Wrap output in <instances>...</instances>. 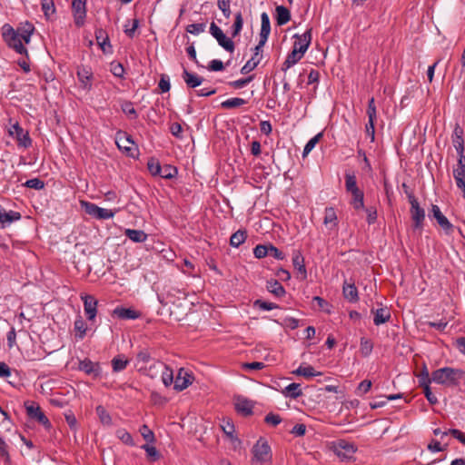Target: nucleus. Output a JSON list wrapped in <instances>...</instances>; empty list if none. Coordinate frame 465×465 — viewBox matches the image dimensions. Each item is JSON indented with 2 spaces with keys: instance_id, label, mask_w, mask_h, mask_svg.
I'll return each mask as SVG.
<instances>
[{
  "instance_id": "obj_1",
  "label": "nucleus",
  "mask_w": 465,
  "mask_h": 465,
  "mask_svg": "<svg viewBox=\"0 0 465 465\" xmlns=\"http://www.w3.org/2000/svg\"><path fill=\"white\" fill-rule=\"evenodd\" d=\"M34 31V25L29 23L16 30L6 24L2 26V36L9 48L19 54H26L27 49L25 45L30 43Z\"/></svg>"
},
{
  "instance_id": "obj_2",
  "label": "nucleus",
  "mask_w": 465,
  "mask_h": 465,
  "mask_svg": "<svg viewBox=\"0 0 465 465\" xmlns=\"http://www.w3.org/2000/svg\"><path fill=\"white\" fill-rule=\"evenodd\" d=\"M465 377V371L461 369L451 367L440 368L431 373V381L446 387H455Z\"/></svg>"
},
{
  "instance_id": "obj_3",
  "label": "nucleus",
  "mask_w": 465,
  "mask_h": 465,
  "mask_svg": "<svg viewBox=\"0 0 465 465\" xmlns=\"http://www.w3.org/2000/svg\"><path fill=\"white\" fill-rule=\"evenodd\" d=\"M252 462L271 463L272 460V452L268 441L264 438H260L252 449Z\"/></svg>"
},
{
  "instance_id": "obj_4",
  "label": "nucleus",
  "mask_w": 465,
  "mask_h": 465,
  "mask_svg": "<svg viewBox=\"0 0 465 465\" xmlns=\"http://www.w3.org/2000/svg\"><path fill=\"white\" fill-rule=\"evenodd\" d=\"M7 131L9 136L16 141L18 146L28 148L32 145V140L29 136V133L25 131L17 122L11 124Z\"/></svg>"
},
{
  "instance_id": "obj_5",
  "label": "nucleus",
  "mask_w": 465,
  "mask_h": 465,
  "mask_svg": "<svg viewBox=\"0 0 465 465\" xmlns=\"http://www.w3.org/2000/svg\"><path fill=\"white\" fill-rule=\"evenodd\" d=\"M356 450L357 449L353 443L345 440H338L332 443L333 452L344 460L352 459Z\"/></svg>"
},
{
  "instance_id": "obj_6",
  "label": "nucleus",
  "mask_w": 465,
  "mask_h": 465,
  "mask_svg": "<svg viewBox=\"0 0 465 465\" xmlns=\"http://www.w3.org/2000/svg\"><path fill=\"white\" fill-rule=\"evenodd\" d=\"M115 143L119 150L124 152L128 156L134 157L137 148L134 147V142L127 133L119 131L115 135Z\"/></svg>"
},
{
  "instance_id": "obj_7",
  "label": "nucleus",
  "mask_w": 465,
  "mask_h": 465,
  "mask_svg": "<svg viewBox=\"0 0 465 465\" xmlns=\"http://www.w3.org/2000/svg\"><path fill=\"white\" fill-rule=\"evenodd\" d=\"M210 34L225 51L229 53H232L234 51L233 41L227 37L223 31L213 22L210 25Z\"/></svg>"
},
{
  "instance_id": "obj_8",
  "label": "nucleus",
  "mask_w": 465,
  "mask_h": 465,
  "mask_svg": "<svg viewBox=\"0 0 465 465\" xmlns=\"http://www.w3.org/2000/svg\"><path fill=\"white\" fill-rule=\"evenodd\" d=\"M26 412L27 415L32 420H37L40 424H42L45 428L48 429L51 427V423L48 418L42 411L40 406L35 402H31L26 404Z\"/></svg>"
},
{
  "instance_id": "obj_9",
  "label": "nucleus",
  "mask_w": 465,
  "mask_h": 465,
  "mask_svg": "<svg viewBox=\"0 0 465 465\" xmlns=\"http://www.w3.org/2000/svg\"><path fill=\"white\" fill-rule=\"evenodd\" d=\"M72 10L75 25H84L86 17V0H73Z\"/></svg>"
},
{
  "instance_id": "obj_10",
  "label": "nucleus",
  "mask_w": 465,
  "mask_h": 465,
  "mask_svg": "<svg viewBox=\"0 0 465 465\" xmlns=\"http://www.w3.org/2000/svg\"><path fill=\"white\" fill-rule=\"evenodd\" d=\"M193 381V376L183 368L179 369L174 378L173 388L177 391H182L189 387Z\"/></svg>"
},
{
  "instance_id": "obj_11",
  "label": "nucleus",
  "mask_w": 465,
  "mask_h": 465,
  "mask_svg": "<svg viewBox=\"0 0 465 465\" xmlns=\"http://www.w3.org/2000/svg\"><path fill=\"white\" fill-rule=\"evenodd\" d=\"M152 369L156 370V372H161V380L165 387H169L174 382L173 370L164 363L154 361L151 364Z\"/></svg>"
},
{
  "instance_id": "obj_12",
  "label": "nucleus",
  "mask_w": 465,
  "mask_h": 465,
  "mask_svg": "<svg viewBox=\"0 0 465 465\" xmlns=\"http://www.w3.org/2000/svg\"><path fill=\"white\" fill-rule=\"evenodd\" d=\"M410 203L411 205V218L414 222V227L420 228L422 226V223L425 219V212L420 206L416 198H414L413 196L410 197Z\"/></svg>"
},
{
  "instance_id": "obj_13",
  "label": "nucleus",
  "mask_w": 465,
  "mask_h": 465,
  "mask_svg": "<svg viewBox=\"0 0 465 465\" xmlns=\"http://www.w3.org/2000/svg\"><path fill=\"white\" fill-rule=\"evenodd\" d=\"M294 37H296V41L293 49L304 55L312 41V28L307 29L301 35H295Z\"/></svg>"
},
{
  "instance_id": "obj_14",
  "label": "nucleus",
  "mask_w": 465,
  "mask_h": 465,
  "mask_svg": "<svg viewBox=\"0 0 465 465\" xmlns=\"http://www.w3.org/2000/svg\"><path fill=\"white\" fill-rule=\"evenodd\" d=\"M84 302V310L89 321H93L97 313V300L89 294L81 295Z\"/></svg>"
},
{
  "instance_id": "obj_15",
  "label": "nucleus",
  "mask_w": 465,
  "mask_h": 465,
  "mask_svg": "<svg viewBox=\"0 0 465 465\" xmlns=\"http://www.w3.org/2000/svg\"><path fill=\"white\" fill-rule=\"evenodd\" d=\"M77 78L83 89L90 91L92 89L93 72L91 68L80 66L77 69Z\"/></svg>"
},
{
  "instance_id": "obj_16",
  "label": "nucleus",
  "mask_w": 465,
  "mask_h": 465,
  "mask_svg": "<svg viewBox=\"0 0 465 465\" xmlns=\"http://www.w3.org/2000/svg\"><path fill=\"white\" fill-rule=\"evenodd\" d=\"M431 213L432 216L435 218V220L441 227V229L446 233H450L453 229V225L450 223L448 218L441 213L440 207L438 205L433 204L431 207Z\"/></svg>"
},
{
  "instance_id": "obj_17",
  "label": "nucleus",
  "mask_w": 465,
  "mask_h": 465,
  "mask_svg": "<svg viewBox=\"0 0 465 465\" xmlns=\"http://www.w3.org/2000/svg\"><path fill=\"white\" fill-rule=\"evenodd\" d=\"M2 379H5L6 382L16 388L21 384V380L18 372L15 370L10 369L5 363L2 362Z\"/></svg>"
},
{
  "instance_id": "obj_18",
  "label": "nucleus",
  "mask_w": 465,
  "mask_h": 465,
  "mask_svg": "<svg viewBox=\"0 0 465 465\" xmlns=\"http://www.w3.org/2000/svg\"><path fill=\"white\" fill-rule=\"evenodd\" d=\"M234 407L238 413L248 416L252 413L253 403L242 396H237L234 400Z\"/></svg>"
},
{
  "instance_id": "obj_19",
  "label": "nucleus",
  "mask_w": 465,
  "mask_h": 465,
  "mask_svg": "<svg viewBox=\"0 0 465 465\" xmlns=\"http://www.w3.org/2000/svg\"><path fill=\"white\" fill-rule=\"evenodd\" d=\"M342 294L344 299L347 300L349 302L354 303L359 301L358 290L353 282H349L345 281L343 282Z\"/></svg>"
},
{
  "instance_id": "obj_20",
  "label": "nucleus",
  "mask_w": 465,
  "mask_h": 465,
  "mask_svg": "<svg viewBox=\"0 0 465 465\" xmlns=\"http://www.w3.org/2000/svg\"><path fill=\"white\" fill-rule=\"evenodd\" d=\"M182 77L189 88H196L203 82V78L202 76H199L194 73H191L185 68L183 71Z\"/></svg>"
},
{
  "instance_id": "obj_21",
  "label": "nucleus",
  "mask_w": 465,
  "mask_h": 465,
  "mask_svg": "<svg viewBox=\"0 0 465 465\" xmlns=\"http://www.w3.org/2000/svg\"><path fill=\"white\" fill-rule=\"evenodd\" d=\"M79 370L86 374H93L94 376H98L101 372L99 364L93 362L89 359H84L80 361Z\"/></svg>"
},
{
  "instance_id": "obj_22",
  "label": "nucleus",
  "mask_w": 465,
  "mask_h": 465,
  "mask_svg": "<svg viewBox=\"0 0 465 465\" xmlns=\"http://www.w3.org/2000/svg\"><path fill=\"white\" fill-rule=\"evenodd\" d=\"M292 264L302 279H306L307 271L305 268L304 258L300 252H294L292 255Z\"/></svg>"
},
{
  "instance_id": "obj_23",
  "label": "nucleus",
  "mask_w": 465,
  "mask_h": 465,
  "mask_svg": "<svg viewBox=\"0 0 465 465\" xmlns=\"http://www.w3.org/2000/svg\"><path fill=\"white\" fill-rule=\"evenodd\" d=\"M20 219L21 213L19 212L2 209V228L8 226L12 223L19 221Z\"/></svg>"
},
{
  "instance_id": "obj_24",
  "label": "nucleus",
  "mask_w": 465,
  "mask_h": 465,
  "mask_svg": "<svg viewBox=\"0 0 465 465\" xmlns=\"http://www.w3.org/2000/svg\"><path fill=\"white\" fill-rule=\"evenodd\" d=\"M124 235L134 242H144L147 234L142 230L125 229Z\"/></svg>"
},
{
  "instance_id": "obj_25",
  "label": "nucleus",
  "mask_w": 465,
  "mask_h": 465,
  "mask_svg": "<svg viewBox=\"0 0 465 465\" xmlns=\"http://www.w3.org/2000/svg\"><path fill=\"white\" fill-rule=\"evenodd\" d=\"M114 314L120 319L134 320L139 317V313L130 308L116 307L114 310Z\"/></svg>"
},
{
  "instance_id": "obj_26",
  "label": "nucleus",
  "mask_w": 465,
  "mask_h": 465,
  "mask_svg": "<svg viewBox=\"0 0 465 465\" xmlns=\"http://www.w3.org/2000/svg\"><path fill=\"white\" fill-rule=\"evenodd\" d=\"M275 12L278 25H286L291 20V13L285 6L278 5Z\"/></svg>"
},
{
  "instance_id": "obj_27",
  "label": "nucleus",
  "mask_w": 465,
  "mask_h": 465,
  "mask_svg": "<svg viewBox=\"0 0 465 465\" xmlns=\"http://www.w3.org/2000/svg\"><path fill=\"white\" fill-rule=\"evenodd\" d=\"M266 289L276 297H282L285 294L283 286L277 280L267 281Z\"/></svg>"
},
{
  "instance_id": "obj_28",
  "label": "nucleus",
  "mask_w": 465,
  "mask_h": 465,
  "mask_svg": "<svg viewBox=\"0 0 465 465\" xmlns=\"http://www.w3.org/2000/svg\"><path fill=\"white\" fill-rule=\"evenodd\" d=\"M282 393L285 397H289L292 399H297L302 395L301 385L295 382H292L286 386L282 391Z\"/></svg>"
},
{
  "instance_id": "obj_29",
  "label": "nucleus",
  "mask_w": 465,
  "mask_h": 465,
  "mask_svg": "<svg viewBox=\"0 0 465 465\" xmlns=\"http://www.w3.org/2000/svg\"><path fill=\"white\" fill-rule=\"evenodd\" d=\"M391 318V313L387 308L377 309L374 312L373 322L375 325L379 326L387 322Z\"/></svg>"
},
{
  "instance_id": "obj_30",
  "label": "nucleus",
  "mask_w": 465,
  "mask_h": 465,
  "mask_svg": "<svg viewBox=\"0 0 465 465\" xmlns=\"http://www.w3.org/2000/svg\"><path fill=\"white\" fill-rule=\"evenodd\" d=\"M303 54L297 52L295 49H292V51L288 54L286 60L282 64V69L283 71H287L290 67L297 64L302 58Z\"/></svg>"
},
{
  "instance_id": "obj_31",
  "label": "nucleus",
  "mask_w": 465,
  "mask_h": 465,
  "mask_svg": "<svg viewBox=\"0 0 465 465\" xmlns=\"http://www.w3.org/2000/svg\"><path fill=\"white\" fill-rule=\"evenodd\" d=\"M323 223L330 229H333L337 225V215L335 210L332 207H327L324 212Z\"/></svg>"
},
{
  "instance_id": "obj_32",
  "label": "nucleus",
  "mask_w": 465,
  "mask_h": 465,
  "mask_svg": "<svg viewBox=\"0 0 465 465\" xmlns=\"http://www.w3.org/2000/svg\"><path fill=\"white\" fill-rule=\"evenodd\" d=\"M293 374L301 375V376H303L305 378H312V377H315V376H319L322 373L319 372V371H316L314 370V368L312 366H311V365H307V366L301 365L298 369H296L293 371Z\"/></svg>"
},
{
  "instance_id": "obj_33",
  "label": "nucleus",
  "mask_w": 465,
  "mask_h": 465,
  "mask_svg": "<svg viewBox=\"0 0 465 465\" xmlns=\"http://www.w3.org/2000/svg\"><path fill=\"white\" fill-rule=\"evenodd\" d=\"M345 187L347 192L351 194L361 191L357 186L356 177L353 173H347L345 174Z\"/></svg>"
},
{
  "instance_id": "obj_34",
  "label": "nucleus",
  "mask_w": 465,
  "mask_h": 465,
  "mask_svg": "<svg viewBox=\"0 0 465 465\" xmlns=\"http://www.w3.org/2000/svg\"><path fill=\"white\" fill-rule=\"evenodd\" d=\"M433 382L431 380H426V381H420V386L423 388L424 395L427 401L430 404L438 403V398L431 392L430 383Z\"/></svg>"
},
{
  "instance_id": "obj_35",
  "label": "nucleus",
  "mask_w": 465,
  "mask_h": 465,
  "mask_svg": "<svg viewBox=\"0 0 465 465\" xmlns=\"http://www.w3.org/2000/svg\"><path fill=\"white\" fill-rule=\"evenodd\" d=\"M74 331H76V333H75L76 338L79 340L84 339V337L86 334L87 327H86L84 321L82 319V317H78L74 321Z\"/></svg>"
},
{
  "instance_id": "obj_36",
  "label": "nucleus",
  "mask_w": 465,
  "mask_h": 465,
  "mask_svg": "<svg viewBox=\"0 0 465 465\" xmlns=\"http://www.w3.org/2000/svg\"><path fill=\"white\" fill-rule=\"evenodd\" d=\"M246 103H247L246 100H244L242 98L232 97V98H229V99L222 102L221 106L224 109H232V108L240 107V106L245 104Z\"/></svg>"
},
{
  "instance_id": "obj_37",
  "label": "nucleus",
  "mask_w": 465,
  "mask_h": 465,
  "mask_svg": "<svg viewBox=\"0 0 465 465\" xmlns=\"http://www.w3.org/2000/svg\"><path fill=\"white\" fill-rule=\"evenodd\" d=\"M115 435L125 445L134 446L132 435L125 429H118Z\"/></svg>"
},
{
  "instance_id": "obj_38",
  "label": "nucleus",
  "mask_w": 465,
  "mask_h": 465,
  "mask_svg": "<svg viewBox=\"0 0 465 465\" xmlns=\"http://www.w3.org/2000/svg\"><path fill=\"white\" fill-rule=\"evenodd\" d=\"M322 137V133L321 132L307 142L302 151V157H306L312 151Z\"/></svg>"
},
{
  "instance_id": "obj_39",
  "label": "nucleus",
  "mask_w": 465,
  "mask_h": 465,
  "mask_svg": "<svg viewBox=\"0 0 465 465\" xmlns=\"http://www.w3.org/2000/svg\"><path fill=\"white\" fill-rule=\"evenodd\" d=\"M42 10L47 19L55 13L54 0H41Z\"/></svg>"
},
{
  "instance_id": "obj_40",
  "label": "nucleus",
  "mask_w": 465,
  "mask_h": 465,
  "mask_svg": "<svg viewBox=\"0 0 465 465\" xmlns=\"http://www.w3.org/2000/svg\"><path fill=\"white\" fill-rule=\"evenodd\" d=\"M261 60V57H257V55H252V57L250 60H248L246 64L242 67L241 73L245 74L252 72L257 67Z\"/></svg>"
},
{
  "instance_id": "obj_41",
  "label": "nucleus",
  "mask_w": 465,
  "mask_h": 465,
  "mask_svg": "<svg viewBox=\"0 0 465 465\" xmlns=\"http://www.w3.org/2000/svg\"><path fill=\"white\" fill-rule=\"evenodd\" d=\"M177 168L171 164H164L161 167L160 177L164 179H172L176 176Z\"/></svg>"
},
{
  "instance_id": "obj_42",
  "label": "nucleus",
  "mask_w": 465,
  "mask_h": 465,
  "mask_svg": "<svg viewBox=\"0 0 465 465\" xmlns=\"http://www.w3.org/2000/svg\"><path fill=\"white\" fill-rule=\"evenodd\" d=\"M128 362H129L128 360L123 356L114 357L112 360V366H113L114 371H115V372L122 371L123 370H124L126 368Z\"/></svg>"
},
{
  "instance_id": "obj_43",
  "label": "nucleus",
  "mask_w": 465,
  "mask_h": 465,
  "mask_svg": "<svg viewBox=\"0 0 465 465\" xmlns=\"http://www.w3.org/2000/svg\"><path fill=\"white\" fill-rule=\"evenodd\" d=\"M373 349V344L371 340L362 337L360 343V351L363 357H368Z\"/></svg>"
},
{
  "instance_id": "obj_44",
  "label": "nucleus",
  "mask_w": 465,
  "mask_h": 465,
  "mask_svg": "<svg viewBox=\"0 0 465 465\" xmlns=\"http://www.w3.org/2000/svg\"><path fill=\"white\" fill-rule=\"evenodd\" d=\"M245 239V232L239 230L231 236L230 243L233 247H239L242 243L244 242Z\"/></svg>"
},
{
  "instance_id": "obj_45",
  "label": "nucleus",
  "mask_w": 465,
  "mask_h": 465,
  "mask_svg": "<svg viewBox=\"0 0 465 465\" xmlns=\"http://www.w3.org/2000/svg\"><path fill=\"white\" fill-rule=\"evenodd\" d=\"M95 411H96V414L99 417L100 421L104 425H110L112 423V418H111L110 414L106 411L104 407H103L102 405H99L96 407Z\"/></svg>"
},
{
  "instance_id": "obj_46",
  "label": "nucleus",
  "mask_w": 465,
  "mask_h": 465,
  "mask_svg": "<svg viewBox=\"0 0 465 465\" xmlns=\"http://www.w3.org/2000/svg\"><path fill=\"white\" fill-rule=\"evenodd\" d=\"M161 167L159 161L154 158H151L147 163V168L153 176H160Z\"/></svg>"
},
{
  "instance_id": "obj_47",
  "label": "nucleus",
  "mask_w": 465,
  "mask_h": 465,
  "mask_svg": "<svg viewBox=\"0 0 465 465\" xmlns=\"http://www.w3.org/2000/svg\"><path fill=\"white\" fill-rule=\"evenodd\" d=\"M351 204L354 209L359 210L364 208V194L361 191L352 193Z\"/></svg>"
},
{
  "instance_id": "obj_48",
  "label": "nucleus",
  "mask_w": 465,
  "mask_h": 465,
  "mask_svg": "<svg viewBox=\"0 0 465 465\" xmlns=\"http://www.w3.org/2000/svg\"><path fill=\"white\" fill-rule=\"evenodd\" d=\"M206 25L204 23L191 24L186 26V31L193 35H198L205 31Z\"/></svg>"
},
{
  "instance_id": "obj_49",
  "label": "nucleus",
  "mask_w": 465,
  "mask_h": 465,
  "mask_svg": "<svg viewBox=\"0 0 465 465\" xmlns=\"http://www.w3.org/2000/svg\"><path fill=\"white\" fill-rule=\"evenodd\" d=\"M254 307L262 311H272L278 308V305L273 302H268L262 300H256L253 303Z\"/></svg>"
},
{
  "instance_id": "obj_50",
  "label": "nucleus",
  "mask_w": 465,
  "mask_h": 465,
  "mask_svg": "<svg viewBox=\"0 0 465 465\" xmlns=\"http://www.w3.org/2000/svg\"><path fill=\"white\" fill-rule=\"evenodd\" d=\"M111 73L119 78L124 77V68L121 63L118 62H112L110 66Z\"/></svg>"
},
{
  "instance_id": "obj_51",
  "label": "nucleus",
  "mask_w": 465,
  "mask_h": 465,
  "mask_svg": "<svg viewBox=\"0 0 465 465\" xmlns=\"http://www.w3.org/2000/svg\"><path fill=\"white\" fill-rule=\"evenodd\" d=\"M81 204H82V207L84 208V212L87 214L95 218L99 206H97L96 204H94L93 203L84 202V201L81 202Z\"/></svg>"
},
{
  "instance_id": "obj_52",
  "label": "nucleus",
  "mask_w": 465,
  "mask_h": 465,
  "mask_svg": "<svg viewBox=\"0 0 465 465\" xmlns=\"http://www.w3.org/2000/svg\"><path fill=\"white\" fill-rule=\"evenodd\" d=\"M115 212L110 209L99 207L95 218L100 220L111 219L114 216Z\"/></svg>"
},
{
  "instance_id": "obj_53",
  "label": "nucleus",
  "mask_w": 465,
  "mask_h": 465,
  "mask_svg": "<svg viewBox=\"0 0 465 465\" xmlns=\"http://www.w3.org/2000/svg\"><path fill=\"white\" fill-rule=\"evenodd\" d=\"M242 25H243V21H242V14L241 13H237L235 15V21H234V24L232 25V36H236L240 34V32L242 31Z\"/></svg>"
},
{
  "instance_id": "obj_54",
  "label": "nucleus",
  "mask_w": 465,
  "mask_h": 465,
  "mask_svg": "<svg viewBox=\"0 0 465 465\" xmlns=\"http://www.w3.org/2000/svg\"><path fill=\"white\" fill-rule=\"evenodd\" d=\"M140 433L147 442L154 441V434H153V430H151L147 425L143 424L140 428Z\"/></svg>"
},
{
  "instance_id": "obj_55",
  "label": "nucleus",
  "mask_w": 465,
  "mask_h": 465,
  "mask_svg": "<svg viewBox=\"0 0 465 465\" xmlns=\"http://www.w3.org/2000/svg\"><path fill=\"white\" fill-rule=\"evenodd\" d=\"M230 4L231 0H218L217 2L219 9L223 12L226 18H229L231 15Z\"/></svg>"
},
{
  "instance_id": "obj_56",
  "label": "nucleus",
  "mask_w": 465,
  "mask_h": 465,
  "mask_svg": "<svg viewBox=\"0 0 465 465\" xmlns=\"http://www.w3.org/2000/svg\"><path fill=\"white\" fill-rule=\"evenodd\" d=\"M367 115L368 119H371V121H375L377 116V110L375 105V100L373 97H371L369 100L368 103V109H367Z\"/></svg>"
},
{
  "instance_id": "obj_57",
  "label": "nucleus",
  "mask_w": 465,
  "mask_h": 465,
  "mask_svg": "<svg viewBox=\"0 0 465 465\" xmlns=\"http://www.w3.org/2000/svg\"><path fill=\"white\" fill-rule=\"evenodd\" d=\"M122 110L125 114H127L132 119H135L137 117L136 110L134 109L131 102L124 103L122 105Z\"/></svg>"
},
{
  "instance_id": "obj_58",
  "label": "nucleus",
  "mask_w": 465,
  "mask_h": 465,
  "mask_svg": "<svg viewBox=\"0 0 465 465\" xmlns=\"http://www.w3.org/2000/svg\"><path fill=\"white\" fill-rule=\"evenodd\" d=\"M25 185L28 188L41 190L45 187V183L42 180H40L39 178H33V179L27 180L25 182Z\"/></svg>"
},
{
  "instance_id": "obj_59",
  "label": "nucleus",
  "mask_w": 465,
  "mask_h": 465,
  "mask_svg": "<svg viewBox=\"0 0 465 465\" xmlns=\"http://www.w3.org/2000/svg\"><path fill=\"white\" fill-rule=\"evenodd\" d=\"M142 449H143L147 454L148 457H150L153 460H156L159 459V452L156 450L155 447L148 444H144L142 446Z\"/></svg>"
},
{
  "instance_id": "obj_60",
  "label": "nucleus",
  "mask_w": 465,
  "mask_h": 465,
  "mask_svg": "<svg viewBox=\"0 0 465 465\" xmlns=\"http://www.w3.org/2000/svg\"><path fill=\"white\" fill-rule=\"evenodd\" d=\"M269 247L266 245L259 244L253 249V254L256 258L261 259L269 255Z\"/></svg>"
},
{
  "instance_id": "obj_61",
  "label": "nucleus",
  "mask_w": 465,
  "mask_h": 465,
  "mask_svg": "<svg viewBox=\"0 0 465 465\" xmlns=\"http://www.w3.org/2000/svg\"><path fill=\"white\" fill-rule=\"evenodd\" d=\"M261 31L271 33L270 18L265 12L261 15Z\"/></svg>"
},
{
  "instance_id": "obj_62",
  "label": "nucleus",
  "mask_w": 465,
  "mask_h": 465,
  "mask_svg": "<svg viewBox=\"0 0 465 465\" xmlns=\"http://www.w3.org/2000/svg\"><path fill=\"white\" fill-rule=\"evenodd\" d=\"M453 176L456 181V184H460L465 182V168L457 167L453 170Z\"/></svg>"
},
{
  "instance_id": "obj_63",
  "label": "nucleus",
  "mask_w": 465,
  "mask_h": 465,
  "mask_svg": "<svg viewBox=\"0 0 465 465\" xmlns=\"http://www.w3.org/2000/svg\"><path fill=\"white\" fill-rule=\"evenodd\" d=\"M253 79V75L248 76L246 78H242L235 80L231 83V85L236 89H241L246 86L249 83H251Z\"/></svg>"
},
{
  "instance_id": "obj_64",
  "label": "nucleus",
  "mask_w": 465,
  "mask_h": 465,
  "mask_svg": "<svg viewBox=\"0 0 465 465\" xmlns=\"http://www.w3.org/2000/svg\"><path fill=\"white\" fill-rule=\"evenodd\" d=\"M454 345L460 354L465 355V337L457 338Z\"/></svg>"
}]
</instances>
